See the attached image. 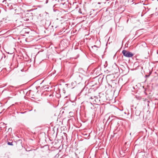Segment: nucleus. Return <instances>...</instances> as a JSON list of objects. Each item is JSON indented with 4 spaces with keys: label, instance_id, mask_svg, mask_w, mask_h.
<instances>
[{
    "label": "nucleus",
    "instance_id": "nucleus-7",
    "mask_svg": "<svg viewBox=\"0 0 158 158\" xmlns=\"http://www.w3.org/2000/svg\"><path fill=\"white\" fill-rule=\"evenodd\" d=\"M145 102H146V101H147V102H148V106H149V102H150L149 101H148L147 99H145Z\"/></svg>",
    "mask_w": 158,
    "mask_h": 158
},
{
    "label": "nucleus",
    "instance_id": "nucleus-8",
    "mask_svg": "<svg viewBox=\"0 0 158 158\" xmlns=\"http://www.w3.org/2000/svg\"><path fill=\"white\" fill-rule=\"evenodd\" d=\"M79 12L80 13H81V14H82V13L80 9L79 10Z\"/></svg>",
    "mask_w": 158,
    "mask_h": 158
},
{
    "label": "nucleus",
    "instance_id": "nucleus-2",
    "mask_svg": "<svg viewBox=\"0 0 158 158\" xmlns=\"http://www.w3.org/2000/svg\"><path fill=\"white\" fill-rule=\"evenodd\" d=\"M90 99H94V100H92L91 102L94 104H97L99 103L100 100H99L98 98L95 96L91 97L89 98Z\"/></svg>",
    "mask_w": 158,
    "mask_h": 158
},
{
    "label": "nucleus",
    "instance_id": "nucleus-12",
    "mask_svg": "<svg viewBox=\"0 0 158 158\" xmlns=\"http://www.w3.org/2000/svg\"><path fill=\"white\" fill-rule=\"evenodd\" d=\"M33 1H36V0H32Z\"/></svg>",
    "mask_w": 158,
    "mask_h": 158
},
{
    "label": "nucleus",
    "instance_id": "nucleus-6",
    "mask_svg": "<svg viewBox=\"0 0 158 158\" xmlns=\"http://www.w3.org/2000/svg\"><path fill=\"white\" fill-rule=\"evenodd\" d=\"M92 48H94V49H95V48H97V47L96 46V45H94L93 46H92Z\"/></svg>",
    "mask_w": 158,
    "mask_h": 158
},
{
    "label": "nucleus",
    "instance_id": "nucleus-10",
    "mask_svg": "<svg viewBox=\"0 0 158 158\" xmlns=\"http://www.w3.org/2000/svg\"><path fill=\"white\" fill-rule=\"evenodd\" d=\"M26 21H28L29 20V19H26Z\"/></svg>",
    "mask_w": 158,
    "mask_h": 158
},
{
    "label": "nucleus",
    "instance_id": "nucleus-4",
    "mask_svg": "<svg viewBox=\"0 0 158 158\" xmlns=\"http://www.w3.org/2000/svg\"><path fill=\"white\" fill-rule=\"evenodd\" d=\"M7 144L8 145H13L12 142H8Z\"/></svg>",
    "mask_w": 158,
    "mask_h": 158
},
{
    "label": "nucleus",
    "instance_id": "nucleus-3",
    "mask_svg": "<svg viewBox=\"0 0 158 158\" xmlns=\"http://www.w3.org/2000/svg\"><path fill=\"white\" fill-rule=\"evenodd\" d=\"M97 12L94 14V15H92V14H91L90 15L91 16V17H94V16L96 15H97Z\"/></svg>",
    "mask_w": 158,
    "mask_h": 158
},
{
    "label": "nucleus",
    "instance_id": "nucleus-9",
    "mask_svg": "<svg viewBox=\"0 0 158 158\" xmlns=\"http://www.w3.org/2000/svg\"><path fill=\"white\" fill-rule=\"evenodd\" d=\"M89 100H90V103H91V104H92V103L91 102V101L92 100H94V99H92V100H91V99H89Z\"/></svg>",
    "mask_w": 158,
    "mask_h": 158
},
{
    "label": "nucleus",
    "instance_id": "nucleus-11",
    "mask_svg": "<svg viewBox=\"0 0 158 158\" xmlns=\"http://www.w3.org/2000/svg\"><path fill=\"white\" fill-rule=\"evenodd\" d=\"M98 4H100V2H98Z\"/></svg>",
    "mask_w": 158,
    "mask_h": 158
},
{
    "label": "nucleus",
    "instance_id": "nucleus-1",
    "mask_svg": "<svg viewBox=\"0 0 158 158\" xmlns=\"http://www.w3.org/2000/svg\"><path fill=\"white\" fill-rule=\"evenodd\" d=\"M122 53L124 56L127 57H131L134 56V54L126 50H123Z\"/></svg>",
    "mask_w": 158,
    "mask_h": 158
},
{
    "label": "nucleus",
    "instance_id": "nucleus-5",
    "mask_svg": "<svg viewBox=\"0 0 158 158\" xmlns=\"http://www.w3.org/2000/svg\"><path fill=\"white\" fill-rule=\"evenodd\" d=\"M6 0H4L2 1V2L3 4H6Z\"/></svg>",
    "mask_w": 158,
    "mask_h": 158
}]
</instances>
